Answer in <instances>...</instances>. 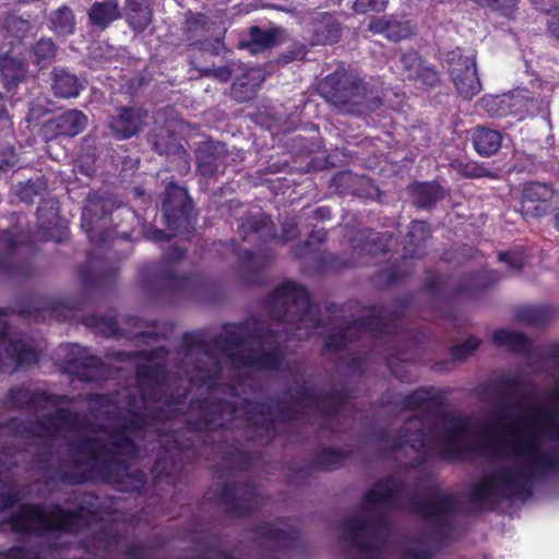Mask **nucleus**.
<instances>
[{
  "instance_id": "nucleus-46",
  "label": "nucleus",
  "mask_w": 559,
  "mask_h": 559,
  "mask_svg": "<svg viewBox=\"0 0 559 559\" xmlns=\"http://www.w3.org/2000/svg\"><path fill=\"white\" fill-rule=\"evenodd\" d=\"M267 223L269 218L263 214H259L258 216L248 217L242 221L239 225V229L246 238L249 233H259Z\"/></svg>"
},
{
  "instance_id": "nucleus-63",
  "label": "nucleus",
  "mask_w": 559,
  "mask_h": 559,
  "mask_svg": "<svg viewBox=\"0 0 559 559\" xmlns=\"http://www.w3.org/2000/svg\"><path fill=\"white\" fill-rule=\"evenodd\" d=\"M216 558H218V559H235L234 555H231L230 552H227V551H218V554H216Z\"/></svg>"
},
{
  "instance_id": "nucleus-1",
  "label": "nucleus",
  "mask_w": 559,
  "mask_h": 559,
  "mask_svg": "<svg viewBox=\"0 0 559 559\" xmlns=\"http://www.w3.org/2000/svg\"><path fill=\"white\" fill-rule=\"evenodd\" d=\"M559 438V386L548 394L528 392L520 385L496 406L481 425L450 423L443 443L449 454L492 451L501 454H540L545 441Z\"/></svg>"
},
{
  "instance_id": "nucleus-41",
  "label": "nucleus",
  "mask_w": 559,
  "mask_h": 559,
  "mask_svg": "<svg viewBox=\"0 0 559 559\" xmlns=\"http://www.w3.org/2000/svg\"><path fill=\"white\" fill-rule=\"evenodd\" d=\"M56 47L51 39H40L33 49L35 62L44 68L50 63L55 57Z\"/></svg>"
},
{
  "instance_id": "nucleus-54",
  "label": "nucleus",
  "mask_w": 559,
  "mask_h": 559,
  "mask_svg": "<svg viewBox=\"0 0 559 559\" xmlns=\"http://www.w3.org/2000/svg\"><path fill=\"white\" fill-rule=\"evenodd\" d=\"M402 559H433V552L430 549L408 548L403 551Z\"/></svg>"
},
{
  "instance_id": "nucleus-19",
  "label": "nucleus",
  "mask_w": 559,
  "mask_h": 559,
  "mask_svg": "<svg viewBox=\"0 0 559 559\" xmlns=\"http://www.w3.org/2000/svg\"><path fill=\"white\" fill-rule=\"evenodd\" d=\"M67 370L84 380H95L97 376L93 369L98 368L100 360L86 348L79 345L70 346V355L66 361Z\"/></svg>"
},
{
  "instance_id": "nucleus-3",
  "label": "nucleus",
  "mask_w": 559,
  "mask_h": 559,
  "mask_svg": "<svg viewBox=\"0 0 559 559\" xmlns=\"http://www.w3.org/2000/svg\"><path fill=\"white\" fill-rule=\"evenodd\" d=\"M216 348L215 355L204 353L214 369L198 367L190 381L207 386L212 395L223 391L231 399H236L238 390L246 385L241 378L248 376L250 369H276L282 357L273 335L263 338L254 335L248 341H240L238 335L226 332L217 340Z\"/></svg>"
},
{
  "instance_id": "nucleus-61",
  "label": "nucleus",
  "mask_w": 559,
  "mask_h": 559,
  "mask_svg": "<svg viewBox=\"0 0 559 559\" xmlns=\"http://www.w3.org/2000/svg\"><path fill=\"white\" fill-rule=\"evenodd\" d=\"M441 460H444L450 463H456V462H465L466 459H471V456H437Z\"/></svg>"
},
{
  "instance_id": "nucleus-34",
  "label": "nucleus",
  "mask_w": 559,
  "mask_h": 559,
  "mask_svg": "<svg viewBox=\"0 0 559 559\" xmlns=\"http://www.w3.org/2000/svg\"><path fill=\"white\" fill-rule=\"evenodd\" d=\"M423 427V421L417 418L408 420L403 427L400 440L401 449H403L404 445L409 444L413 450L417 451L425 442Z\"/></svg>"
},
{
  "instance_id": "nucleus-45",
  "label": "nucleus",
  "mask_w": 559,
  "mask_h": 559,
  "mask_svg": "<svg viewBox=\"0 0 559 559\" xmlns=\"http://www.w3.org/2000/svg\"><path fill=\"white\" fill-rule=\"evenodd\" d=\"M312 468L319 471H334L341 467L348 456H312Z\"/></svg>"
},
{
  "instance_id": "nucleus-29",
  "label": "nucleus",
  "mask_w": 559,
  "mask_h": 559,
  "mask_svg": "<svg viewBox=\"0 0 559 559\" xmlns=\"http://www.w3.org/2000/svg\"><path fill=\"white\" fill-rule=\"evenodd\" d=\"M120 534L114 524H105L98 531L92 533L86 543L100 551H109L119 545Z\"/></svg>"
},
{
  "instance_id": "nucleus-16",
  "label": "nucleus",
  "mask_w": 559,
  "mask_h": 559,
  "mask_svg": "<svg viewBox=\"0 0 559 559\" xmlns=\"http://www.w3.org/2000/svg\"><path fill=\"white\" fill-rule=\"evenodd\" d=\"M507 97L510 100L508 102L510 116H514L519 120L544 114L548 110L549 99L546 94L534 97L526 90H518L507 94Z\"/></svg>"
},
{
  "instance_id": "nucleus-33",
  "label": "nucleus",
  "mask_w": 559,
  "mask_h": 559,
  "mask_svg": "<svg viewBox=\"0 0 559 559\" xmlns=\"http://www.w3.org/2000/svg\"><path fill=\"white\" fill-rule=\"evenodd\" d=\"M0 71L4 78L5 85L10 87L11 84L25 76L26 63L15 59L14 56L7 55L3 60H0Z\"/></svg>"
},
{
  "instance_id": "nucleus-43",
  "label": "nucleus",
  "mask_w": 559,
  "mask_h": 559,
  "mask_svg": "<svg viewBox=\"0 0 559 559\" xmlns=\"http://www.w3.org/2000/svg\"><path fill=\"white\" fill-rule=\"evenodd\" d=\"M126 559H154V548L142 542L129 543L123 549Z\"/></svg>"
},
{
  "instance_id": "nucleus-23",
  "label": "nucleus",
  "mask_w": 559,
  "mask_h": 559,
  "mask_svg": "<svg viewBox=\"0 0 559 559\" xmlns=\"http://www.w3.org/2000/svg\"><path fill=\"white\" fill-rule=\"evenodd\" d=\"M145 116L140 108H124L110 121V129L119 140L131 138L140 130Z\"/></svg>"
},
{
  "instance_id": "nucleus-12",
  "label": "nucleus",
  "mask_w": 559,
  "mask_h": 559,
  "mask_svg": "<svg viewBox=\"0 0 559 559\" xmlns=\"http://www.w3.org/2000/svg\"><path fill=\"white\" fill-rule=\"evenodd\" d=\"M449 71L457 93L465 99H471L481 90L476 71L475 55H464L461 50L453 51L449 59Z\"/></svg>"
},
{
  "instance_id": "nucleus-28",
  "label": "nucleus",
  "mask_w": 559,
  "mask_h": 559,
  "mask_svg": "<svg viewBox=\"0 0 559 559\" xmlns=\"http://www.w3.org/2000/svg\"><path fill=\"white\" fill-rule=\"evenodd\" d=\"M82 88V82L74 74L62 69L55 70L52 90L57 96L76 97Z\"/></svg>"
},
{
  "instance_id": "nucleus-36",
  "label": "nucleus",
  "mask_w": 559,
  "mask_h": 559,
  "mask_svg": "<svg viewBox=\"0 0 559 559\" xmlns=\"http://www.w3.org/2000/svg\"><path fill=\"white\" fill-rule=\"evenodd\" d=\"M52 29L60 35H69L74 29V16L69 8H60L50 16Z\"/></svg>"
},
{
  "instance_id": "nucleus-6",
  "label": "nucleus",
  "mask_w": 559,
  "mask_h": 559,
  "mask_svg": "<svg viewBox=\"0 0 559 559\" xmlns=\"http://www.w3.org/2000/svg\"><path fill=\"white\" fill-rule=\"evenodd\" d=\"M96 500L97 497L88 492L81 495L76 503L72 502V498H67L64 503L74 506L71 510L58 503L49 508L41 503H20L19 509L7 519V524L12 533L25 536L75 534L99 520L100 511Z\"/></svg>"
},
{
  "instance_id": "nucleus-52",
  "label": "nucleus",
  "mask_w": 559,
  "mask_h": 559,
  "mask_svg": "<svg viewBox=\"0 0 559 559\" xmlns=\"http://www.w3.org/2000/svg\"><path fill=\"white\" fill-rule=\"evenodd\" d=\"M307 477H309V468L307 467L290 468V473L286 474L288 485L304 484Z\"/></svg>"
},
{
  "instance_id": "nucleus-11",
  "label": "nucleus",
  "mask_w": 559,
  "mask_h": 559,
  "mask_svg": "<svg viewBox=\"0 0 559 559\" xmlns=\"http://www.w3.org/2000/svg\"><path fill=\"white\" fill-rule=\"evenodd\" d=\"M429 500H411V510L419 515L420 520L429 524L430 531L439 539H448L453 530L451 515L459 512V498L452 492H443L438 487L427 490Z\"/></svg>"
},
{
  "instance_id": "nucleus-57",
  "label": "nucleus",
  "mask_w": 559,
  "mask_h": 559,
  "mask_svg": "<svg viewBox=\"0 0 559 559\" xmlns=\"http://www.w3.org/2000/svg\"><path fill=\"white\" fill-rule=\"evenodd\" d=\"M150 141L154 145L155 150L159 154L168 153L170 151V146L168 143H162L158 140H156V135H151Z\"/></svg>"
},
{
  "instance_id": "nucleus-56",
  "label": "nucleus",
  "mask_w": 559,
  "mask_h": 559,
  "mask_svg": "<svg viewBox=\"0 0 559 559\" xmlns=\"http://www.w3.org/2000/svg\"><path fill=\"white\" fill-rule=\"evenodd\" d=\"M0 126L2 128L11 127V119L9 117V114H8V110L5 107L4 98L1 94H0Z\"/></svg>"
},
{
  "instance_id": "nucleus-51",
  "label": "nucleus",
  "mask_w": 559,
  "mask_h": 559,
  "mask_svg": "<svg viewBox=\"0 0 559 559\" xmlns=\"http://www.w3.org/2000/svg\"><path fill=\"white\" fill-rule=\"evenodd\" d=\"M21 496L17 490H7L0 492V512L5 510H12L17 503H20Z\"/></svg>"
},
{
  "instance_id": "nucleus-53",
  "label": "nucleus",
  "mask_w": 559,
  "mask_h": 559,
  "mask_svg": "<svg viewBox=\"0 0 559 559\" xmlns=\"http://www.w3.org/2000/svg\"><path fill=\"white\" fill-rule=\"evenodd\" d=\"M429 394L426 391H416L408 397V405L414 408H427Z\"/></svg>"
},
{
  "instance_id": "nucleus-55",
  "label": "nucleus",
  "mask_w": 559,
  "mask_h": 559,
  "mask_svg": "<svg viewBox=\"0 0 559 559\" xmlns=\"http://www.w3.org/2000/svg\"><path fill=\"white\" fill-rule=\"evenodd\" d=\"M235 70L228 68H218V69H206L205 75L213 76L218 79L222 82H226L231 78V74Z\"/></svg>"
},
{
  "instance_id": "nucleus-25",
  "label": "nucleus",
  "mask_w": 559,
  "mask_h": 559,
  "mask_svg": "<svg viewBox=\"0 0 559 559\" xmlns=\"http://www.w3.org/2000/svg\"><path fill=\"white\" fill-rule=\"evenodd\" d=\"M251 532L269 543L281 545L285 549L296 548L297 540H299V531L295 527L277 528L270 523H259L253 526Z\"/></svg>"
},
{
  "instance_id": "nucleus-10",
  "label": "nucleus",
  "mask_w": 559,
  "mask_h": 559,
  "mask_svg": "<svg viewBox=\"0 0 559 559\" xmlns=\"http://www.w3.org/2000/svg\"><path fill=\"white\" fill-rule=\"evenodd\" d=\"M341 532L349 536L358 552L367 555L362 559H379L391 533V524L383 514L372 519L349 516L341 522Z\"/></svg>"
},
{
  "instance_id": "nucleus-44",
  "label": "nucleus",
  "mask_w": 559,
  "mask_h": 559,
  "mask_svg": "<svg viewBox=\"0 0 559 559\" xmlns=\"http://www.w3.org/2000/svg\"><path fill=\"white\" fill-rule=\"evenodd\" d=\"M219 166L221 163L218 160V157L212 154L205 155L202 153L198 155V168L202 176H214L218 171Z\"/></svg>"
},
{
  "instance_id": "nucleus-26",
  "label": "nucleus",
  "mask_w": 559,
  "mask_h": 559,
  "mask_svg": "<svg viewBox=\"0 0 559 559\" xmlns=\"http://www.w3.org/2000/svg\"><path fill=\"white\" fill-rule=\"evenodd\" d=\"M368 27L372 33L382 34L391 40L406 38L413 32V26L408 21L400 22L386 16L372 19Z\"/></svg>"
},
{
  "instance_id": "nucleus-37",
  "label": "nucleus",
  "mask_w": 559,
  "mask_h": 559,
  "mask_svg": "<svg viewBox=\"0 0 559 559\" xmlns=\"http://www.w3.org/2000/svg\"><path fill=\"white\" fill-rule=\"evenodd\" d=\"M509 98L507 94L500 96H485L480 100V106L488 115L492 117L510 116Z\"/></svg>"
},
{
  "instance_id": "nucleus-32",
  "label": "nucleus",
  "mask_w": 559,
  "mask_h": 559,
  "mask_svg": "<svg viewBox=\"0 0 559 559\" xmlns=\"http://www.w3.org/2000/svg\"><path fill=\"white\" fill-rule=\"evenodd\" d=\"M492 340L495 344L519 353L527 350L530 346V341L525 335L506 329L497 330L492 335Z\"/></svg>"
},
{
  "instance_id": "nucleus-27",
  "label": "nucleus",
  "mask_w": 559,
  "mask_h": 559,
  "mask_svg": "<svg viewBox=\"0 0 559 559\" xmlns=\"http://www.w3.org/2000/svg\"><path fill=\"white\" fill-rule=\"evenodd\" d=\"M502 134L492 129L478 127L473 133V145L476 152L483 156H490L501 146Z\"/></svg>"
},
{
  "instance_id": "nucleus-7",
  "label": "nucleus",
  "mask_w": 559,
  "mask_h": 559,
  "mask_svg": "<svg viewBox=\"0 0 559 559\" xmlns=\"http://www.w3.org/2000/svg\"><path fill=\"white\" fill-rule=\"evenodd\" d=\"M215 465V478L226 480L216 493V503L225 508L233 519H247L252 513V504L259 498L257 485L249 476L254 460L261 456H221Z\"/></svg>"
},
{
  "instance_id": "nucleus-2",
  "label": "nucleus",
  "mask_w": 559,
  "mask_h": 559,
  "mask_svg": "<svg viewBox=\"0 0 559 559\" xmlns=\"http://www.w3.org/2000/svg\"><path fill=\"white\" fill-rule=\"evenodd\" d=\"M136 382L143 386L141 391V404L143 413L136 409L135 401L129 402L128 417L115 420L108 425H102L98 431H87L69 411L60 408L49 416L44 411L52 404V401L44 392L32 393L28 389L20 388L11 390L10 403L14 407H28L36 412L37 421L26 428L29 438L57 440L68 438V435L80 437L81 445L78 454H132L139 451L136 441L142 440L148 433L160 436L165 432L162 419L165 416L162 409H148V400L155 397L162 390L157 381V371L152 366L141 367L136 371Z\"/></svg>"
},
{
  "instance_id": "nucleus-24",
  "label": "nucleus",
  "mask_w": 559,
  "mask_h": 559,
  "mask_svg": "<svg viewBox=\"0 0 559 559\" xmlns=\"http://www.w3.org/2000/svg\"><path fill=\"white\" fill-rule=\"evenodd\" d=\"M264 81V74L261 69L246 68L241 74H236V80L233 83L231 95L239 102L251 99L261 83Z\"/></svg>"
},
{
  "instance_id": "nucleus-64",
  "label": "nucleus",
  "mask_w": 559,
  "mask_h": 559,
  "mask_svg": "<svg viewBox=\"0 0 559 559\" xmlns=\"http://www.w3.org/2000/svg\"><path fill=\"white\" fill-rule=\"evenodd\" d=\"M555 221H556V226L559 229V210H558V213L555 216Z\"/></svg>"
},
{
  "instance_id": "nucleus-18",
  "label": "nucleus",
  "mask_w": 559,
  "mask_h": 559,
  "mask_svg": "<svg viewBox=\"0 0 559 559\" xmlns=\"http://www.w3.org/2000/svg\"><path fill=\"white\" fill-rule=\"evenodd\" d=\"M111 206L109 199H104L97 194L90 195L82 213V227L85 229L88 238L93 242L106 241V237L98 236L94 224L103 219L104 215Z\"/></svg>"
},
{
  "instance_id": "nucleus-5",
  "label": "nucleus",
  "mask_w": 559,
  "mask_h": 559,
  "mask_svg": "<svg viewBox=\"0 0 559 559\" xmlns=\"http://www.w3.org/2000/svg\"><path fill=\"white\" fill-rule=\"evenodd\" d=\"M59 465L46 477V485L76 486L87 483L110 485L120 492H140L147 477L138 468L147 456H59Z\"/></svg>"
},
{
  "instance_id": "nucleus-40",
  "label": "nucleus",
  "mask_w": 559,
  "mask_h": 559,
  "mask_svg": "<svg viewBox=\"0 0 559 559\" xmlns=\"http://www.w3.org/2000/svg\"><path fill=\"white\" fill-rule=\"evenodd\" d=\"M0 559H45L40 552L26 544H16L0 550Z\"/></svg>"
},
{
  "instance_id": "nucleus-60",
  "label": "nucleus",
  "mask_w": 559,
  "mask_h": 559,
  "mask_svg": "<svg viewBox=\"0 0 559 559\" xmlns=\"http://www.w3.org/2000/svg\"><path fill=\"white\" fill-rule=\"evenodd\" d=\"M373 241H374V238H372L370 242H367V243L361 248V250L367 251L368 253H370V254H372V255H373V254H376V252H377L378 250H380V249H379V248L373 243Z\"/></svg>"
},
{
  "instance_id": "nucleus-30",
  "label": "nucleus",
  "mask_w": 559,
  "mask_h": 559,
  "mask_svg": "<svg viewBox=\"0 0 559 559\" xmlns=\"http://www.w3.org/2000/svg\"><path fill=\"white\" fill-rule=\"evenodd\" d=\"M320 21L314 25L312 31L314 33V41L317 44H333L340 37V25L330 14H319Z\"/></svg>"
},
{
  "instance_id": "nucleus-62",
  "label": "nucleus",
  "mask_w": 559,
  "mask_h": 559,
  "mask_svg": "<svg viewBox=\"0 0 559 559\" xmlns=\"http://www.w3.org/2000/svg\"><path fill=\"white\" fill-rule=\"evenodd\" d=\"M296 235H297L296 228L294 225H292L287 230H285L283 238L285 241H288V240L293 239L294 237H296Z\"/></svg>"
},
{
  "instance_id": "nucleus-9",
  "label": "nucleus",
  "mask_w": 559,
  "mask_h": 559,
  "mask_svg": "<svg viewBox=\"0 0 559 559\" xmlns=\"http://www.w3.org/2000/svg\"><path fill=\"white\" fill-rule=\"evenodd\" d=\"M201 418L193 424L194 429L213 430L224 427L234 420H241L249 427H263L265 431L270 430L271 417L266 405L253 404L247 400L241 405H236L235 401H219L217 404L202 407Z\"/></svg>"
},
{
  "instance_id": "nucleus-15",
  "label": "nucleus",
  "mask_w": 559,
  "mask_h": 559,
  "mask_svg": "<svg viewBox=\"0 0 559 559\" xmlns=\"http://www.w3.org/2000/svg\"><path fill=\"white\" fill-rule=\"evenodd\" d=\"M555 197L554 189L542 182L526 183L522 190L521 212L524 216L540 217L545 215Z\"/></svg>"
},
{
  "instance_id": "nucleus-50",
  "label": "nucleus",
  "mask_w": 559,
  "mask_h": 559,
  "mask_svg": "<svg viewBox=\"0 0 559 559\" xmlns=\"http://www.w3.org/2000/svg\"><path fill=\"white\" fill-rule=\"evenodd\" d=\"M388 0H356L354 3V10L358 13H365L368 11H383L386 7Z\"/></svg>"
},
{
  "instance_id": "nucleus-17",
  "label": "nucleus",
  "mask_w": 559,
  "mask_h": 559,
  "mask_svg": "<svg viewBox=\"0 0 559 559\" xmlns=\"http://www.w3.org/2000/svg\"><path fill=\"white\" fill-rule=\"evenodd\" d=\"M402 490V479L385 476L368 488L365 496H362V502L367 506L392 504Z\"/></svg>"
},
{
  "instance_id": "nucleus-59",
  "label": "nucleus",
  "mask_w": 559,
  "mask_h": 559,
  "mask_svg": "<svg viewBox=\"0 0 559 559\" xmlns=\"http://www.w3.org/2000/svg\"><path fill=\"white\" fill-rule=\"evenodd\" d=\"M549 31L559 39V16H554L549 22Z\"/></svg>"
},
{
  "instance_id": "nucleus-35",
  "label": "nucleus",
  "mask_w": 559,
  "mask_h": 559,
  "mask_svg": "<svg viewBox=\"0 0 559 559\" xmlns=\"http://www.w3.org/2000/svg\"><path fill=\"white\" fill-rule=\"evenodd\" d=\"M252 49H266L275 46L281 37L282 31L277 28L261 29L259 27H251L250 29Z\"/></svg>"
},
{
  "instance_id": "nucleus-49",
  "label": "nucleus",
  "mask_w": 559,
  "mask_h": 559,
  "mask_svg": "<svg viewBox=\"0 0 559 559\" xmlns=\"http://www.w3.org/2000/svg\"><path fill=\"white\" fill-rule=\"evenodd\" d=\"M499 260L507 263L512 271L521 270L525 262L523 253L519 250L501 252Z\"/></svg>"
},
{
  "instance_id": "nucleus-42",
  "label": "nucleus",
  "mask_w": 559,
  "mask_h": 559,
  "mask_svg": "<svg viewBox=\"0 0 559 559\" xmlns=\"http://www.w3.org/2000/svg\"><path fill=\"white\" fill-rule=\"evenodd\" d=\"M418 203L421 207L431 205L437 200L441 199L443 191L436 183H423L416 188Z\"/></svg>"
},
{
  "instance_id": "nucleus-8",
  "label": "nucleus",
  "mask_w": 559,
  "mask_h": 559,
  "mask_svg": "<svg viewBox=\"0 0 559 559\" xmlns=\"http://www.w3.org/2000/svg\"><path fill=\"white\" fill-rule=\"evenodd\" d=\"M271 312L278 321L285 322V333L298 338L309 336L317 319L307 290L295 283L278 286L271 300Z\"/></svg>"
},
{
  "instance_id": "nucleus-4",
  "label": "nucleus",
  "mask_w": 559,
  "mask_h": 559,
  "mask_svg": "<svg viewBox=\"0 0 559 559\" xmlns=\"http://www.w3.org/2000/svg\"><path fill=\"white\" fill-rule=\"evenodd\" d=\"M511 459L477 479L467 491L477 510L497 513L504 502H526L538 485L559 478V456H487Z\"/></svg>"
},
{
  "instance_id": "nucleus-20",
  "label": "nucleus",
  "mask_w": 559,
  "mask_h": 559,
  "mask_svg": "<svg viewBox=\"0 0 559 559\" xmlns=\"http://www.w3.org/2000/svg\"><path fill=\"white\" fill-rule=\"evenodd\" d=\"M87 116L76 109L62 112L50 120L46 127V132H52L55 135L75 136L87 126Z\"/></svg>"
},
{
  "instance_id": "nucleus-58",
  "label": "nucleus",
  "mask_w": 559,
  "mask_h": 559,
  "mask_svg": "<svg viewBox=\"0 0 559 559\" xmlns=\"http://www.w3.org/2000/svg\"><path fill=\"white\" fill-rule=\"evenodd\" d=\"M87 160L88 162L86 163V165L79 164L76 165V167L80 169V173L90 177L94 174V168L92 166V164L94 163V158L92 156H88Z\"/></svg>"
},
{
  "instance_id": "nucleus-31",
  "label": "nucleus",
  "mask_w": 559,
  "mask_h": 559,
  "mask_svg": "<svg viewBox=\"0 0 559 559\" xmlns=\"http://www.w3.org/2000/svg\"><path fill=\"white\" fill-rule=\"evenodd\" d=\"M88 15L95 25L104 28L120 16V11L117 2L107 0L94 3Z\"/></svg>"
},
{
  "instance_id": "nucleus-22",
  "label": "nucleus",
  "mask_w": 559,
  "mask_h": 559,
  "mask_svg": "<svg viewBox=\"0 0 559 559\" xmlns=\"http://www.w3.org/2000/svg\"><path fill=\"white\" fill-rule=\"evenodd\" d=\"M402 74L411 81H421L423 84L432 86L438 82L437 72L425 66L416 52H407L401 57Z\"/></svg>"
},
{
  "instance_id": "nucleus-14",
  "label": "nucleus",
  "mask_w": 559,
  "mask_h": 559,
  "mask_svg": "<svg viewBox=\"0 0 559 559\" xmlns=\"http://www.w3.org/2000/svg\"><path fill=\"white\" fill-rule=\"evenodd\" d=\"M187 198L186 191L175 185H169L167 188V199L164 201L163 211L165 222L168 228L173 231L171 236L177 235L182 226H188L189 221L183 206V201ZM170 235H166L162 230H151L147 233V238L154 241L163 240Z\"/></svg>"
},
{
  "instance_id": "nucleus-39",
  "label": "nucleus",
  "mask_w": 559,
  "mask_h": 559,
  "mask_svg": "<svg viewBox=\"0 0 559 559\" xmlns=\"http://www.w3.org/2000/svg\"><path fill=\"white\" fill-rule=\"evenodd\" d=\"M128 20L130 25L138 31L144 29L151 22V11L142 8L134 0H128Z\"/></svg>"
},
{
  "instance_id": "nucleus-38",
  "label": "nucleus",
  "mask_w": 559,
  "mask_h": 559,
  "mask_svg": "<svg viewBox=\"0 0 559 559\" xmlns=\"http://www.w3.org/2000/svg\"><path fill=\"white\" fill-rule=\"evenodd\" d=\"M550 311L543 306H525L516 311V319L527 324H540L549 318Z\"/></svg>"
},
{
  "instance_id": "nucleus-13",
  "label": "nucleus",
  "mask_w": 559,
  "mask_h": 559,
  "mask_svg": "<svg viewBox=\"0 0 559 559\" xmlns=\"http://www.w3.org/2000/svg\"><path fill=\"white\" fill-rule=\"evenodd\" d=\"M7 321L0 313V368H27L38 360V353L22 340L7 336Z\"/></svg>"
},
{
  "instance_id": "nucleus-47",
  "label": "nucleus",
  "mask_w": 559,
  "mask_h": 559,
  "mask_svg": "<svg viewBox=\"0 0 559 559\" xmlns=\"http://www.w3.org/2000/svg\"><path fill=\"white\" fill-rule=\"evenodd\" d=\"M428 235L429 227L425 222L416 221L411 224L408 237L411 242H414L416 247H418L419 242L426 239Z\"/></svg>"
},
{
  "instance_id": "nucleus-48",
  "label": "nucleus",
  "mask_w": 559,
  "mask_h": 559,
  "mask_svg": "<svg viewBox=\"0 0 559 559\" xmlns=\"http://www.w3.org/2000/svg\"><path fill=\"white\" fill-rule=\"evenodd\" d=\"M479 344L480 342L477 337L471 336L462 344L456 345L453 348L452 354L456 359H464L469 354H472L479 346Z\"/></svg>"
},
{
  "instance_id": "nucleus-21",
  "label": "nucleus",
  "mask_w": 559,
  "mask_h": 559,
  "mask_svg": "<svg viewBox=\"0 0 559 559\" xmlns=\"http://www.w3.org/2000/svg\"><path fill=\"white\" fill-rule=\"evenodd\" d=\"M189 456H156L153 468V485L158 488L162 484L169 485L171 488L180 483V468L182 460Z\"/></svg>"
}]
</instances>
